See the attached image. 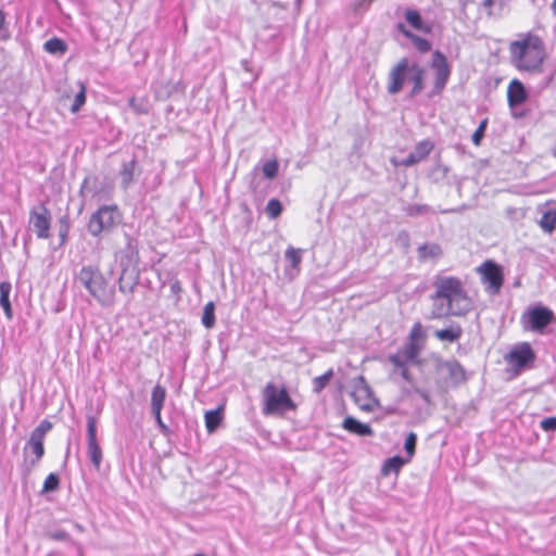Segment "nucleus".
<instances>
[{"label":"nucleus","instance_id":"obj_23","mask_svg":"<svg viewBox=\"0 0 556 556\" xmlns=\"http://www.w3.org/2000/svg\"><path fill=\"white\" fill-rule=\"evenodd\" d=\"M405 20L407 21V23L412 27H414L417 30H420V31H424V33H429L430 31V26L426 25L422 22L419 12L416 11V10H407L405 12Z\"/></svg>","mask_w":556,"mask_h":556},{"label":"nucleus","instance_id":"obj_54","mask_svg":"<svg viewBox=\"0 0 556 556\" xmlns=\"http://www.w3.org/2000/svg\"><path fill=\"white\" fill-rule=\"evenodd\" d=\"M241 65H242V67H243V70H244V71H247V72H250V71H251L250 62H249L248 60H243V61L241 62Z\"/></svg>","mask_w":556,"mask_h":556},{"label":"nucleus","instance_id":"obj_10","mask_svg":"<svg viewBox=\"0 0 556 556\" xmlns=\"http://www.w3.org/2000/svg\"><path fill=\"white\" fill-rule=\"evenodd\" d=\"M481 274V279L486 285V290L495 294L500 291L503 285V273L501 267L492 261H486L478 267Z\"/></svg>","mask_w":556,"mask_h":556},{"label":"nucleus","instance_id":"obj_25","mask_svg":"<svg viewBox=\"0 0 556 556\" xmlns=\"http://www.w3.org/2000/svg\"><path fill=\"white\" fill-rule=\"evenodd\" d=\"M509 0H482V8L489 15H501Z\"/></svg>","mask_w":556,"mask_h":556},{"label":"nucleus","instance_id":"obj_52","mask_svg":"<svg viewBox=\"0 0 556 556\" xmlns=\"http://www.w3.org/2000/svg\"><path fill=\"white\" fill-rule=\"evenodd\" d=\"M170 289L174 293H179L181 291V286L179 281H175L172 283Z\"/></svg>","mask_w":556,"mask_h":556},{"label":"nucleus","instance_id":"obj_50","mask_svg":"<svg viewBox=\"0 0 556 556\" xmlns=\"http://www.w3.org/2000/svg\"><path fill=\"white\" fill-rule=\"evenodd\" d=\"M161 412L162 410H153L152 414L155 418L157 426L162 429V431L165 432V431H167V427L165 426V424L162 420Z\"/></svg>","mask_w":556,"mask_h":556},{"label":"nucleus","instance_id":"obj_18","mask_svg":"<svg viewBox=\"0 0 556 556\" xmlns=\"http://www.w3.org/2000/svg\"><path fill=\"white\" fill-rule=\"evenodd\" d=\"M424 75L425 71L419 64H410L408 80H410L414 84L410 92L412 97H415L424 89Z\"/></svg>","mask_w":556,"mask_h":556},{"label":"nucleus","instance_id":"obj_58","mask_svg":"<svg viewBox=\"0 0 556 556\" xmlns=\"http://www.w3.org/2000/svg\"><path fill=\"white\" fill-rule=\"evenodd\" d=\"M75 528L78 530V531H83V527L78 523L75 525Z\"/></svg>","mask_w":556,"mask_h":556},{"label":"nucleus","instance_id":"obj_40","mask_svg":"<svg viewBox=\"0 0 556 556\" xmlns=\"http://www.w3.org/2000/svg\"><path fill=\"white\" fill-rule=\"evenodd\" d=\"M281 211L282 205L277 199L269 200L265 208L267 216L270 218H277L281 214Z\"/></svg>","mask_w":556,"mask_h":556},{"label":"nucleus","instance_id":"obj_20","mask_svg":"<svg viewBox=\"0 0 556 556\" xmlns=\"http://www.w3.org/2000/svg\"><path fill=\"white\" fill-rule=\"evenodd\" d=\"M12 290V286L8 281L0 282V306L3 308L5 316L8 319H11L13 316L11 303L9 300L10 293Z\"/></svg>","mask_w":556,"mask_h":556},{"label":"nucleus","instance_id":"obj_26","mask_svg":"<svg viewBox=\"0 0 556 556\" xmlns=\"http://www.w3.org/2000/svg\"><path fill=\"white\" fill-rule=\"evenodd\" d=\"M87 454L88 457L93 465V467L99 470L102 462V450L98 442H88L87 443Z\"/></svg>","mask_w":556,"mask_h":556},{"label":"nucleus","instance_id":"obj_8","mask_svg":"<svg viewBox=\"0 0 556 556\" xmlns=\"http://www.w3.org/2000/svg\"><path fill=\"white\" fill-rule=\"evenodd\" d=\"M51 216L45 205H38L30 210L29 229L33 230L39 239L50 237Z\"/></svg>","mask_w":556,"mask_h":556},{"label":"nucleus","instance_id":"obj_56","mask_svg":"<svg viewBox=\"0 0 556 556\" xmlns=\"http://www.w3.org/2000/svg\"><path fill=\"white\" fill-rule=\"evenodd\" d=\"M552 10H553L554 14L556 15V0H554L552 3Z\"/></svg>","mask_w":556,"mask_h":556},{"label":"nucleus","instance_id":"obj_7","mask_svg":"<svg viewBox=\"0 0 556 556\" xmlns=\"http://www.w3.org/2000/svg\"><path fill=\"white\" fill-rule=\"evenodd\" d=\"M505 361L515 374H519L535 358L529 343L516 344L506 355Z\"/></svg>","mask_w":556,"mask_h":556},{"label":"nucleus","instance_id":"obj_16","mask_svg":"<svg viewBox=\"0 0 556 556\" xmlns=\"http://www.w3.org/2000/svg\"><path fill=\"white\" fill-rule=\"evenodd\" d=\"M391 364L394 366L393 374H399L407 382L412 381V376L408 370L410 363L406 359L400 351L389 357Z\"/></svg>","mask_w":556,"mask_h":556},{"label":"nucleus","instance_id":"obj_45","mask_svg":"<svg viewBox=\"0 0 556 556\" xmlns=\"http://www.w3.org/2000/svg\"><path fill=\"white\" fill-rule=\"evenodd\" d=\"M486 125H488V119H483L480 125L478 126V128L475 130V132L472 134V142L476 144V146H479L481 143V140L484 136V131H485V128H486Z\"/></svg>","mask_w":556,"mask_h":556},{"label":"nucleus","instance_id":"obj_38","mask_svg":"<svg viewBox=\"0 0 556 556\" xmlns=\"http://www.w3.org/2000/svg\"><path fill=\"white\" fill-rule=\"evenodd\" d=\"M433 213L432 208L426 204H412L406 207V214L409 216H418Z\"/></svg>","mask_w":556,"mask_h":556},{"label":"nucleus","instance_id":"obj_35","mask_svg":"<svg viewBox=\"0 0 556 556\" xmlns=\"http://www.w3.org/2000/svg\"><path fill=\"white\" fill-rule=\"evenodd\" d=\"M27 447L30 448L31 453L36 456L33 464L39 462L45 454L43 440L35 437H29Z\"/></svg>","mask_w":556,"mask_h":556},{"label":"nucleus","instance_id":"obj_14","mask_svg":"<svg viewBox=\"0 0 556 556\" xmlns=\"http://www.w3.org/2000/svg\"><path fill=\"white\" fill-rule=\"evenodd\" d=\"M139 282V269L136 265L123 266L118 278V289L123 293L134 292Z\"/></svg>","mask_w":556,"mask_h":556},{"label":"nucleus","instance_id":"obj_31","mask_svg":"<svg viewBox=\"0 0 556 556\" xmlns=\"http://www.w3.org/2000/svg\"><path fill=\"white\" fill-rule=\"evenodd\" d=\"M205 427L210 433L214 432L222 421L220 409L208 410L205 413Z\"/></svg>","mask_w":556,"mask_h":556},{"label":"nucleus","instance_id":"obj_9","mask_svg":"<svg viewBox=\"0 0 556 556\" xmlns=\"http://www.w3.org/2000/svg\"><path fill=\"white\" fill-rule=\"evenodd\" d=\"M351 396L359 409L364 412H374L379 407V401L374 396L370 387L363 377L354 384Z\"/></svg>","mask_w":556,"mask_h":556},{"label":"nucleus","instance_id":"obj_59","mask_svg":"<svg viewBox=\"0 0 556 556\" xmlns=\"http://www.w3.org/2000/svg\"><path fill=\"white\" fill-rule=\"evenodd\" d=\"M194 556H205V555H203V554H195Z\"/></svg>","mask_w":556,"mask_h":556},{"label":"nucleus","instance_id":"obj_42","mask_svg":"<svg viewBox=\"0 0 556 556\" xmlns=\"http://www.w3.org/2000/svg\"><path fill=\"white\" fill-rule=\"evenodd\" d=\"M85 102H86V89H85L84 85H80V90L75 96L74 102L71 108L72 113H77L80 110V108L85 104Z\"/></svg>","mask_w":556,"mask_h":556},{"label":"nucleus","instance_id":"obj_53","mask_svg":"<svg viewBox=\"0 0 556 556\" xmlns=\"http://www.w3.org/2000/svg\"><path fill=\"white\" fill-rule=\"evenodd\" d=\"M135 102H136L135 98H131V99L129 100V106H130L135 112L139 113V112H140V110L138 109V105H136V103H135Z\"/></svg>","mask_w":556,"mask_h":556},{"label":"nucleus","instance_id":"obj_46","mask_svg":"<svg viewBox=\"0 0 556 556\" xmlns=\"http://www.w3.org/2000/svg\"><path fill=\"white\" fill-rule=\"evenodd\" d=\"M416 440H417V437H416V434H415L414 432H410V433L406 437L404 447H405L406 453H407L409 456H413V455H414V453H415Z\"/></svg>","mask_w":556,"mask_h":556},{"label":"nucleus","instance_id":"obj_29","mask_svg":"<svg viewBox=\"0 0 556 556\" xmlns=\"http://www.w3.org/2000/svg\"><path fill=\"white\" fill-rule=\"evenodd\" d=\"M405 464V460L400 456L388 458L382 466V473L388 476L390 473H397Z\"/></svg>","mask_w":556,"mask_h":556},{"label":"nucleus","instance_id":"obj_55","mask_svg":"<svg viewBox=\"0 0 556 556\" xmlns=\"http://www.w3.org/2000/svg\"><path fill=\"white\" fill-rule=\"evenodd\" d=\"M5 23V15L2 10H0V29L4 26Z\"/></svg>","mask_w":556,"mask_h":556},{"label":"nucleus","instance_id":"obj_44","mask_svg":"<svg viewBox=\"0 0 556 556\" xmlns=\"http://www.w3.org/2000/svg\"><path fill=\"white\" fill-rule=\"evenodd\" d=\"M52 429V424L49 420H42L39 426L31 432L30 437L45 439L47 432Z\"/></svg>","mask_w":556,"mask_h":556},{"label":"nucleus","instance_id":"obj_4","mask_svg":"<svg viewBox=\"0 0 556 556\" xmlns=\"http://www.w3.org/2000/svg\"><path fill=\"white\" fill-rule=\"evenodd\" d=\"M264 415L283 414L287 410H294L295 404L291 400L286 387L268 382L263 390Z\"/></svg>","mask_w":556,"mask_h":556},{"label":"nucleus","instance_id":"obj_39","mask_svg":"<svg viewBox=\"0 0 556 556\" xmlns=\"http://www.w3.org/2000/svg\"><path fill=\"white\" fill-rule=\"evenodd\" d=\"M332 376H333V372L331 369H329L324 375L314 378V380H313L314 391L318 393L323 389H325V387L328 384V382L330 381Z\"/></svg>","mask_w":556,"mask_h":556},{"label":"nucleus","instance_id":"obj_33","mask_svg":"<svg viewBox=\"0 0 556 556\" xmlns=\"http://www.w3.org/2000/svg\"><path fill=\"white\" fill-rule=\"evenodd\" d=\"M432 149V143L428 140H424L416 144L414 151L410 154L415 156V159L419 163L420 161L425 160L428 156Z\"/></svg>","mask_w":556,"mask_h":556},{"label":"nucleus","instance_id":"obj_17","mask_svg":"<svg viewBox=\"0 0 556 556\" xmlns=\"http://www.w3.org/2000/svg\"><path fill=\"white\" fill-rule=\"evenodd\" d=\"M541 211L540 226L545 232L551 233L556 229V208L551 207L549 203H545Z\"/></svg>","mask_w":556,"mask_h":556},{"label":"nucleus","instance_id":"obj_49","mask_svg":"<svg viewBox=\"0 0 556 556\" xmlns=\"http://www.w3.org/2000/svg\"><path fill=\"white\" fill-rule=\"evenodd\" d=\"M541 428L545 431H555L556 430V417L544 418L541 421Z\"/></svg>","mask_w":556,"mask_h":556},{"label":"nucleus","instance_id":"obj_36","mask_svg":"<svg viewBox=\"0 0 556 556\" xmlns=\"http://www.w3.org/2000/svg\"><path fill=\"white\" fill-rule=\"evenodd\" d=\"M400 352L406 359H408L410 364H415L417 362L419 350L416 343L409 342L403 349H401Z\"/></svg>","mask_w":556,"mask_h":556},{"label":"nucleus","instance_id":"obj_13","mask_svg":"<svg viewBox=\"0 0 556 556\" xmlns=\"http://www.w3.org/2000/svg\"><path fill=\"white\" fill-rule=\"evenodd\" d=\"M432 68L435 71L434 88L441 91L447 83L451 70L446 58L440 51L433 53Z\"/></svg>","mask_w":556,"mask_h":556},{"label":"nucleus","instance_id":"obj_19","mask_svg":"<svg viewBox=\"0 0 556 556\" xmlns=\"http://www.w3.org/2000/svg\"><path fill=\"white\" fill-rule=\"evenodd\" d=\"M342 427L349 432L355 433L361 437L371 435L372 429L366 424H362L357 419L349 416L344 418Z\"/></svg>","mask_w":556,"mask_h":556},{"label":"nucleus","instance_id":"obj_15","mask_svg":"<svg viewBox=\"0 0 556 556\" xmlns=\"http://www.w3.org/2000/svg\"><path fill=\"white\" fill-rule=\"evenodd\" d=\"M507 99L510 108L518 106L527 100V91L521 81L514 79L509 83Z\"/></svg>","mask_w":556,"mask_h":556},{"label":"nucleus","instance_id":"obj_12","mask_svg":"<svg viewBox=\"0 0 556 556\" xmlns=\"http://www.w3.org/2000/svg\"><path fill=\"white\" fill-rule=\"evenodd\" d=\"M439 374L446 387H456L466 380V372L456 361L441 363L439 365Z\"/></svg>","mask_w":556,"mask_h":556},{"label":"nucleus","instance_id":"obj_32","mask_svg":"<svg viewBox=\"0 0 556 556\" xmlns=\"http://www.w3.org/2000/svg\"><path fill=\"white\" fill-rule=\"evenodd\" d=\"M202 325L206 329H212L215 326V304L214 302H207L203 308Z\"/></svg>","mask_w":556,"mask_h":556},{"label":"nucleus","instance_id":"obj_24","mask_svg":"<svg viewBox=\"0 0 556 556\" xmlns=\"http://www.w3.org/2000/svg\"><path fill=\"white\" fill-rule=\"evenodd\" d=\"M463 330L459 326L440 329L435 331V337L441 341L454 342L460 338Z\"/></svg>","mask_w":556,"mask_h":556},{"label":"nucleus","instance_id":"obj_5","mask_svg":"<svg viewBox=\"0 0 556 556\" xmlns=\"http://www.w3.org/2000/svg\"><path fill=\"white\" fill-rule=\"evenodd\" d=\"M554 320V312L543 305L531 306L521 316L523 328L539 333H543V330Z\"/></svg>","mask_w":556,"mask_h":556},{"label":"nucleus","instance_id":"obj_47","mask_svg":"<svg viewBox=\"0 0 556 556\" xmlns=\"http://www.w3.org/2000/svg\"><path fill=\"white\" fill-rule=\"evenodd\" d=\"M391 162L394 166H405V167H409V166H413L418 163L417 160L415 159V156H413L410 153L407 155V157H405L401 161H397L396 159H392Z\"/></svg>","mask_w":556,"mask_h":556},{"label":"nucleus","instance_id":"obj_21","mask_svg":"<svg viewBox=\"0 0 556 556\" xmlns=\"http://www.w3.org/2000/svg\"><path fill=\"white\" fill-rule=\"evenodd\" d=\"M442 255V249L438 243H426L418 248V257L422 261L435 260Z\"/></svg>","mask_w":556,"mask_h":556},{"label":"nucleus","instance_id":"obj_34","mask_svg":"<svg viewBox=\"0 0 556 556\" xmlns=\"http://www.w3.org/2000/svg\"><path fill=\"white\" fill-rule=\"evenodd\" d=\"M45 50L51 54H63L65 53L67 47L65 42L62 39L59 38H51L48 41L45 42L43 46Z\"/></svg>","mask_w":556,"mask_h":556},{"label":"nucleus","instance_id":"obj_48","mask_svg":"<svg viewBox=\"0 0 556 556\" xmlns=\"http://www.w3.org/2000/svg\"><path fill=\"white\" fill-rule=\"evenodd\" d=\"M422 337H424L422 326L420 323H416L410 330L409 339L412 340V342L415 343V341L419 340Z\"/></svg>","mask_w":556,"mask_h":556},{"label":"nucleus","instance_id":"obj_57","mask_svg":"<svg viewBox=\"0 0 556 556\" xmlns=\"http://www.w3.org/2000/svg\"><path fill=\"white\" fill-rule=\"evenodd\" d=\"M420 394H421V396L424 397L425 401H427V402L429 401V396H428L427 393L420 392Z\"/></svg>","mask_w":556,"mask_h":556},{"label":"nucleus","instance_id":"obj_11","mask_svg":"<svg viewBox=\"0 0 556 556\" xmlns=\"http://www.w3.org/2000/svg\"><path fill=\"white\" fill-rule=\"evenodd\" d=\"M410 62L407 59H402L389 73L388 92L390 94L399 93L406 79L409 76Z\"/></svg>","mask_w":556,"mask_h":556},{"label":"nucleus","instance_id":"obj_2","mask_svg":"<svg viewBox=\"0 0 556 556\" xmlns=\"http://www.w3.org/2000/svg\"><path fill=\"white\" fill-rule=\"evenodd\" d=\"M510 58L514 65L521 71L531 73L541 72L545 59L543 41L534 35L520 36L509 46Z\"/></svg>","mask_w":556,"mask_h":556},{"label":"nucleus","instance_id":"obj_30","mask_svg":"<svg viewBox=\"0 0 556 556\" xmlns=\"http://www.w3.org/2000/svg\"><path fill=\"white\" fill-rule=\"evenodd\" d=\"M399 28L401 31L408 37L415 45L416 49L420 52H428L431 49V45L427 39H424L419 36H416L409 31H407L403 25H400Z\"/></svg>","mask_w":556,"mask_h":556},{"label":"nucleus","instance_id":"obj_37","mask_svg":"<svg viewBox=\"0 0 556 556\" xmlns=\"http://www.w3.org/2000/svg\"><path fill=\"white\" fill-rule=\"evenodd\" d=\"M278 168L277 160H270L263 164L262 170L266 178L274 179L278 175Z\"/></svg>","mask_w":556,"mask_h":556},{"label":"nucleus","instance_id":"obj_3","mask_svg":"<svg viewBox=\"0 0 556 556\" xmlns=\"http://www.w3.org/2000/svg\"><path fill=\"white\" fill-rule=\"evenodd\" d=\"M77 281L87 289L99 304L102 306L113 305L114 290L109 288L108 281L98 266H83L77 275Z\"/></svg>","mask_w":556,"mask_h":556},{"label":"nucleus","instance_id":"obj_51","mask_svg":"<svg viewBox=\"0 0 556 556\" xmlns=\"http://www.w3.org/2000/svg\"><path fill=\"white\" fill-rule=\"evenodd\" d=\"M50 536L54 540H59V541H62V540H66L68 538L67 533L64 532V531H55V532H52L50 534Z\"/></svg>","mask_w":556,"mask_h":556},{"label":"nucleus","instance_id":"obj_27","mask_svg":"<svg viewBox=\"0 0 556 556\" xmlns=\"http://www.w3.org/2000/svg\"><path fill=\"white\" fill-rule=\"evenodd\" d=\"M135 167H136L135 160H131L130 162L123 165L119 176H121V184L124 189H127L130 186V184L134 181Z\"/></svg>","mask_w":556,"mask_h":556},{"label":"nucleus","instance_id":"obj_28","mask_svg":"<svg viewBox=\"0 0 556 556\" xmlns=\"http://www.w3.org/2000/svg\"><path fill=\"white\" fill-rule=\"evenodd\" d=\"M302 250L289 247L285 252L286 260L290 263V267L299 273L300 264L302 262Z\"/></svg>","mask_w":556,"mask_h":556},{"label":"nucleus","instance_id":"obj_6","mask_svg":"<svg viewBox=\"0 0 556 556\" xmlns=\"http://www.w3.org/2000/svg\"><path fill=\"white\" fill-rule=\"evenodd\" d=\"M119 222L116 206H102L93 213L88 223V230L92 236L111 230Z\"/></svg>","mask_w":556,"mask_h":556},{"label":"nucleus","instance_id":"obj_41","mask_svg":"<svg viewBox=\"0 0 556 556\" xmlns=\"http://www.w3.org/2000/svg\"><path fill=\"white\" fill-rule=\"evenodd\" d=\"M98 442L97 440V419L94 416H87V443Z\"/></svg>","mask_w":556,"mask_h":556},{"label":"nucleus","instance_id":"obj_1","mask_svg":"<svg viewBox=\"0 0 556 556\" xmlns=\"http://www.w3.org/2000/svg\"><path fill=\"white\" fill-rule=\"evenodd\" d=\"M433 285L435 288L431 311L433 318L450 315L463 316L471 309V299L460 279L452 276H440L435 278Z\"/></svg>","mask_w":556,"mask_h":556},{"label":"nucleus","instance_id":"obj_43","mask_svg":"<svg viewBox=\"0 0 556 556\" xmlns=\"http://www.w3.org/2000/svg\"><path fill=\"white\" fill-rule=\"evenodd\" d=\"M59 483H60V479H59L58 475H55V473L48 475V477L45 479V482H43L42 492H52V491L56 490L59 486Z\"/></svg>","mask_w":556,"mask_h":556},{"label":"nucleus","instance_id":"obj_22","mask_svg":"<svg viewBox=\"0 0 556 556\" xmlns=\"http://www.w3.org/2000/svg\"><path fill=\"white\" fill-rule=\"evenodd\" d=\"M166 399V390L163 386L156 384L151 393V410H162Z\"/></svg>","mask_w":556,"mask_h":556}]
</instances>
